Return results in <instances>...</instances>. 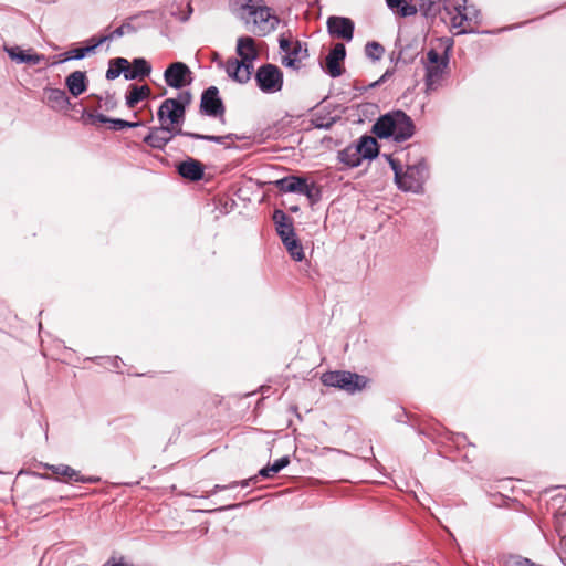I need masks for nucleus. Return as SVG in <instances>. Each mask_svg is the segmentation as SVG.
<instances>
[{
    "label": "nucleus",
    "mask_w": 566,
    "mask_h": 566,
    "mask_svg": "<svg viewBox=\"0 0 566 566\" xmlns=\"http://www.w3.org/2000/svg\"><path fill=\"white\" fill-rule=\"evenodd\" d=\"M373 133L380 139L392 138L405 142L412 137L415 126L411 118L402 111L382 115L373 126Z\"/></svg>",
    "instance_id": "nucleus-2"
},
{
    "label": "nucleus",
    "mask_w": 566,
    "mask_h": 566,
    "mask_svg": "<svg viewBox=\"0 0 566 566\" xmlns=\"http://www.w3.org/2000/svg\"><path fill=\"white\" fill-rule=\"evenodd\" d=\"M191 93L184 91L177 98L165 99L157 112L159 123L169 127H179L185 120L186 107L191 103Z\"/></svg>",
    "instance_id": "nucleus-3"
},
{
    "label": "nucleus",
    "mask_w": 566,
    "mask_h": 566,
    "mask_svg": "<svg viewBox=\"0 0 566 566\" xmlns=\"http://www.w3.org/2000/svg\"><path fill=\"white\" fill-rule=\"evenodd\" d=\"M300 193L305 195L311 203H316L321 199L322 195L319 187L314 182L307 184V180H305Z\"/></svg>",
    "instance_id": "nucleus-36"
},
{
    "label": "nucleus",
    "mask_w": 566,
    "mask_h": 566,
    "mask_svg": "<svg viewBox=\"0 0 566 566\" xmlns=\"http://www.w3.org/2000/svg\"><path fill=\"white\" fill-rule=\"evenodd\" d=\"M249 482H250V480L242 481L241 486H243V488L249 486V484H250Z\"/></svg>",
    "instance_id": "nucleus-45"
},
{
    "label": "nucleus",
    "mask_w": 566,
    "mask_h": 566,
    "mask_svg": "<svg viewBox=\"0 0 566 566\" xmlns=\"http://www.w3.org/2000/svg\"><path fill=\"white\" fill-rule=\"evenodd\" d=\"M178 172L185 179H188L191 181H198V180L202 179L203 174H205V168L200 161H198L193 158H188L187 160L181 161L178 165Z\"/></svg>",
    "instance_id": "nucleus-19"
},
{
    "label": "nucleus",
    "mask_w": 566,
    "mask_h": 566,
    "mask_svg": "<svg viewBox=\"0 0 566 566\" xmlns=\"http://www.w3.org/2000/svg\"><path fill=\"white\" fill-rule=\"evenodd\" d=\"M441 0H418L419 10L424 14L429 15L432 11L433 6Z\"/></svg>",
    "instance_id": "nucleus-39"
},
{
    "label": "nucleus",
    "mask_w": 566,
    "mask_h": 566,
    "mask_svg": "<svg viewBox=\"0 0 566 566\" xmlns=\"http://www.w3.org/2000/svg\"><path fill=\"white\" fill-rule=\"evenodd\" d=\"M459 22H460V12L457 11V14L454 17H452V27L455 28V29H460L458 31V33L459 34H463V33L474 32L472 29L462 28L463 24H459Z\"/></svg>",
    "instance_id": "nucleus-40"
},
{
    "label": "nucleus",
    "mask_w": 566,
    "mask_h": 566,
    "mask_svg": "<svg viewBox=\"0 0 566 566\" xmlns=\"http://www.w3.org/2000/svg\"><path fill=\"white\" fill-rule=\"evenodd\" d=\"M455 11L460 12L459 24L464 22L476 24L480 21V11L474 6H468L467 0H462V3L457 4Z\"/></svg>",
    "instance_id": "nucleus-25"
},
{
    "label": "nucleus",
    "mask_w": 566,
    "mask_h": 566,
    "mask_svg": "<svg viewBox=\"0 0 566 566\" xmlns=\"http://www.w3.org/2000/svg\"><path fill=\"white\" fill-rule=\"evenodd\" d=\"M279 44H280V49L285 53V55L293 46V42L285 38H280Z\"/></svg>",
    "instance_id": "nucleus-41"
},
{
    "label": "nucleus",
    "mask_w": 566,
    "mask_h": 566,
    "mask_svg": "<svg viewBox=\"0 0 566 566\" xmlns=\"http://www.w3.org/2000/svg\"><path fill=\"white\" fill-rule=\"evenodd\" d=\"M384 53H385L384 46L376 41L368 42L365 46L366 56L373 61L380 60L382 57Z\"/></svg>",
    "instance_id": "nucleus-35"
},
{
    "label": "nucleus",
    "mask_w": 566,
    "mask_h": 566,
    "mask_svg": "<svg viewBox=\"0 0 566 566\" xmlns=\"http://www.w3.org/2000/svg\"><path fill=\"white\" fill-rule=\"evenodd\" d=\"M354 29L355 24L349 18L329 17L327 19V30L334 38L352 41Z\"/></svg>",
    "instance_id": "nucleus-12"
},
{
    "label": "nucleus",
    "mask_w": 566,
    "mask_h": 566,
    "mask_svg": "<svg viewBox=\"0 0 566 566\" xmlns=\"http://www.w3.org/2000/svg\"><path fill=\"white\" fill-rule=\"evenodd\" d=\"M125 32H135L134 25H132L129 22H125L120 27H118L114 31H112L111 33L98 38L97 41L101 45L105 42L113 41L114 39L123 36L125 34Z\"/></svg>",
    "instance_id": "nucleus-33"
},
{
    "label": "nucleus",
    "mask_w": 566,
    "mask_h": 566,
    "mask_svg": "<svg viewBox=\"0 0 566 566\" xmlns=\"http://www.w3.org/2000/svg\"><path fill=\"white\" fill-rule=\"evenodd\" d=\"M41 478H43V479H51V476L49 474H42Z\"/></svg>",
    "instance_id": "nucleus-46"
},
{
    "label": "nucleus",
    "mask_w": 566,
    "mask_h": 566,
    "mask_svg": "<svg viewBox=\"0 0 566 566\" xmlns=\"http://www.w3.org/2000/svg\"><path fill=\"white\" fill-rule=\"evenodd\" d=\"M305 180V178L291 175L276 180L274 185L282 192L300 193Z\"/></svg>",
    "instance_id": "nucleus-22"
},
{
    "label": "nucleus",
    "mask_w": 566,
    "mask_h": 566,
    "mask_svg": "<svg viewBox=\"0 0 566 566\" xmlns=\"http://www.w3.org/2000/svg\"><path fill=\"white\" fill-rule=\"evenodd\" d=\"M504 566H541V565H537V564L533 563L528 558H525V557H522V556H517V555H513V556H509L505 559Z\"/></svg>",
    "instance_id": "nucleus-37"
},
{
    "label": "nucleus",
    "mask_w": 566,
    "mask_h": 566,
    "mask_svg": "<svg viewBox=\"0 0 566 566\" xmlns=\"http://www.w3.org/2000/svg\"><path fill=\"white\" fill-rule=\"evenodd\" d=\"M241 20L248 30L259 36L273 32L280 23L271 8L263 0H234Z\"/></svg>",
    "instance_id": "nucleus-1"
},
{
    "label": "nucleus",
    "mask_w": 566,
    "mask_h": 566,
    "mask_svg": "<svg viewBox=\"0 0 566 566\" xmlns=\"http://www.w3.org/2000/svg\"><path fill=\"white\" fill-rule=\"evenodd\" d=\"M103 566H134L132 564L126 563L124 559L119 560H108Z\"/></svg>",
    "instance_id": "nucleus-42"
},
{
    "label": "nucleus",
    "mask_w": 566,
    "mask_h": 566,
    "mask_svg": "<svg viewBox=\"0 0 566 566\" xmlns=\"http://www.w3.org/2000/svg\"><path fill=\"white\" fill-rule=\"evenodd\" d=\"M338 159L348 167H358L361 164L359 149L355 146H348L338 154Z\"/></svg>",
    "instance_id": "nucleus-27"
},
{
    "label": "nucleus",
    "mask_w": 566,
    "mask_h": 566,
    "mask_svg": "<svg viewBox=\"0 0 566 566\" xmlns=\"http://www.w3.org/2000/svg\"><path fill=\"white\" fill-rule=\"evenodd\" d=\"M95 118L99 122V123H109L111 124V120L112 118L103 115V114H98L95 116Z\"/></svg>",
    "instance_id": "nucleus-43"
},
{
    "label": "nucleus",
    "mask_w": 566,
    "mask_h": 566,
    "mask_svg": "<svg viewBox=\"0 0 566 566\" xmlns=\"http://www.w3.org/2000/svg\"><path fill=\"white\" fill-rule=\"evenodd\" d=\"M200 112L210 117L223 116L226 108L222 99L219 96V90L216 86H210L202 92L200 101Z\"/></svg>",
    "instance_id": "nucleus-10"
},
{
    "label": "nucleus",
    "mask_w": 566,
    "mask_h": 566,
    "mask_svg": "<svg viewBox=\"0 0 566 566\" xmlns=\"http://www.w3.org/2000/svg\"><path fill=\"white\" fill-rule=\"evenodd\" d=\"M237 485V483H233L229 486H222V485H214L213 490H212V493H216L217 491H221V490H226L227 488H234Z\"/></svg>",
    "instance_id": "nucleus-44"
},
{
    "label": "nucleus",
    "mask_w": 566,
    "mask_h": 566,
    "mask_svg": "<svg viewBox=\"0 0 566 566\" xmlns=\"http://www.w3.org/2000/svg\"><path fill=\"white\" fill-rule=\"evenodd\" d=\"M177 134H181V136H187V137L198 139V140L213 142L217 144H222L226 139L231 137V135L213 136V135H203V134H198V133H189V132H184L182 129H178Z\"/></svg>",
    "instance_id": "nucleus-34"
},
{
    "label": "nucleus",
    "mask_w": 566,
    "mask_h": 566,
    "mask_svg": "<svg viewBox=\"0 0 566 566\" xmlns=\"http://www.w3.org/2000/svg\"><path fill=\"white\" fill-rule=\"evenodd\" d=\"M346 56V49L343 43H336L326 56V72L332 77H338L343 73L340 63Z\"/></svg>",
    "instance_id": "nucleus-15"
},
{
    "label": "nucleus",
    "mask_w": 566,
    "mask_h": 566,
    "mask_svg": "<svg viewBox=\"0 0 566 566\" xmlns=\"http://www.w3.org/2000/svg\"><path fill=\"white\" fill-rule=\"evenodd\" d=\"M151 91L148 85L137 86L130 85L129 92L126 95V105L129 108L135 107L139 102L149 97Z\"/></svg>",
    "instance_id": "nucleus-24"
},
{
    "label": "nucleus",
    "mask_w": 566,
    "mask_h": 566,
    "mask_svg": "<svg viewBox=\"0 0 566 566\" xmlns=\"http://www.w3.org/2000/svg\"><path fill=\"white\" fill-rule=\"evenodd\" d=\"M237 54L240 56V61L253 64L258 59L259 52L255 48V41L251 36H241L237 41Z\"/></svg>",
    "instance_id": "nucleus-17"
},
{
    "label": "nucleus",
    "mask_w": 566,
    "mask_h": 566,
    "mask_svg": "<svg viewBox=\"0 0 566 566\" xmlns=\"http://www.w3.org/2000/svg\"><path fill=\"white\" fill-rule=\"evenodd\" d=\"M321 380L327 387L338 388L348 394L361 391L368 384L365 376L348 370L324 373Z\"/></svg>",
    "instance_id": "nucleus-6"
},
{
    "label": "nucleus",
    "mask_w": 566,
    "mask_h": 566,
    "mask_svg": "<svg viewBox=\"0 0 566 566\" xmlns=\"http://www.w3.org/2000/svg\"><path fill=\"white\" fill-rule=\"evenodd\" d=\"M150 64L145 59L138 57L133 61L132 67L127 65V71L125 72V80L146 77L150 74Z\"/></svg>",
    "instance_id": "nucleus-23"
},
{
    "label": "nucleus",
    "mask_w": 566,
    "mask_h": 566,
    "mask_svg": "<svg viewBox=\"0 0 566 566\" xmlns=\"http://www.w3.org/2000/svg\"><path fill=\"white\" fill-rule=\"evenodd\" d=\"M282 242H283L285 249L287 250L289 254L291 255V258L294 261L300 262L305 258L303 245L300 242V240L297 239V235L292 237L291 239L282 241Z\"/></svg>",
    "instance_id": "nucleus-30"
},
{
    "label": "nucleus",
    "mask_w": 566,
    "mask_h": 566,
    "mask_svg": "<svg viewBox=\"0 0 566 566\" xmlns=\"http://www.w3.org/2000/svg\"><path fill=\"white\" fill-rule=\"evenodd\" d=\"M65 85L72 96L77 97L87 88V77L83 71H74L65 78Z\"/></svg>",
    "instance_id": "nucleus-20"
},
{
    "label": "nucleus",
    "mask_w": 566,
    "mask_h": 566,
    "mask_svg": "<svg viewBox=\"0 0 566 566\" xmlns=\"http://www.w3.org/2000/svg\"><path fill=\"white\" fill-rule=\"evenodd\" d=\"M43 468L51 471L53 474L56 475L57 481H62L65 483L69 482H78V483H96L99 481V478L97 476H85L81 474L80 471L73 469L72 467L67 464H49L43 463Z\"/></svg>",
    "instance_id": "nucleus-9"
},
{
    "label": "nucleus",
    "mask_w": 566,
    "mask_h": 566,
    "mask_svg": "<svg viewBox=\"0 0 566 566\" xmlns=\"http://www.w3.org/2000/svg\"><path fill=\"white\" fill-rule=\"evenodd\" d=\"M44 103L54 111H64L70 106V98L61 88H45L43 92Z\"/></svg>",
    "instance_id": "nucleus-16"
},
{
    "label": "nucleus",
    "mask_w": 566,
    "mask_h": 566,
    "mask_svg": "<svg viewBox=\"0 0 566 566\" xmlns=\"http://www.w3.org/2000/svg\"><path fill=\"white\" fill-rule=\"evenodd\" d=\"M253 64L245 63L237 59H229L226 62V72L232 80L244 84L247 83L252 74Z\"/></svg>",
    "instance_id": "nucleus-14"
},
{
    "label": "nucleus",
    "mask_w": 566,
    "mask_h": 566,
    "mask_svg": "<svg viewBox=\"0 0 566 566\" xmlns=\"http://www.w3.org/2000/svg\"><path fill=\"white\" fill-rule=\"evenodd\" d=\"M111 128L114 130H122L125 128H134L140 125L139 122H127L120 118H112Z\"/></svg>",
    "instance_id": "nucleus-38"
},
{
    "label": "nucleus",
    "mask_w": 566,
    "mask_h": 566,
    "mask_svg": "<svg viewBox=\"0 0 566 566\" xmlns=\"http://www.w3.org/2000/svg\"><path fill=\"white\" fill-rule=\"evenodd\" d=\"M165 83L172 88L180 90L192 82V73L184 62H174L164 72Z\"/></svg>",
    "instance_id": "nucleus-8"
},
{
    "label": "nucleus",
    "mask_w": 566,
    "mask_h": 566,
    "mask_svg": "<svg viewBox=\"0 0 566 566\" xmlns=\"http://www.w3.org/2000/svg\"><path fill=\"white\" fill-rule=\"evenodd\" d=\"M273 220L275 223L276 232L282 241L289 240L296 235L293 221L284 211L275 210L273 213Z\"/></svg>",
    "instance_id": "nucleus-18"
},
{
    "label": "nucleus",
    "mask_w": 566,
    "mask_h": 566,
    "mask_svg": "<svg viewBox=\"0 0 566 566\" xmlns=\"http://www.w3.org/2000/svg\"><path fill=\"white\" fill-rule=\"evenodd\" d=\"M255 82L263 93H277L283 87V73L279 66L268 63L258 69Z\"/></svg>",
    "instance_id": "nucleus-7"
},
{
    "label": "nucleus",
    "mask_w": 566,
    "mask_h": 566,
    "mask_svg": "<svg viewBox=\"0 0 566 566\" xmlns=\"http://www.w3.org/2000/svg\"><path fill=\"white\" fill-rule=\"evenodd\" d=\"M356 149H359V154L363 159H373L378 155V145L375 138L370 136H364L360 138Z\"/></svg>",
    "instance_id": "nucleus-26"
},
{
    "label": "nucleus",
    "mask_w": 566,
    "mask_h": 566,
    "mask_svg": "<svg viewBox=\"0 0 566 566\" xmlns=\"http://www.w3.org/2000/svg\"><path fill=\"white\" fill-rule=\"evenodd\" d=\"M448 50L449 48H447L444 55L441 56L434 49H431L427 52L426 59L422 60L426 71L424 85L427 93L437 91L442 85L449 64Z\"/></svg>",
    "instance_id": "nucleus-5"
},
{
    "label": "nucleus",
    "mask_w": 566,
    "mask_h": 566,
    "mask_svg": "<svg viewBox=\"0 0 566 566\" xmlns=\"http://www.w3.org/2000/svg\"><path fill=\"white\" fill-rule=\"evenodd\" d=\"M188 17H189V14H188V15H186V17H184V18H181V20H182V21H186V20L188 19Z\"/></svg>",
    "instance_id": "nucleus-48"
},
{
    "label": "nucleus",
    "mask_w": 566,
    "mask_h": 566,
    "mask_svg": "<svg viewBox=\"0 0 566 566\" xmlns=\"http://www.w3.org/2000/svg\"><path fill=\"white\" fill-rule=\"evenodd\" d=\"M387 6L391 10H397L400 17H411L417 13L416 6L409 4L408 0H386Z\"/></svg>",
    "instance_id": "nucleus-29"
},
{
    "label": "nucleus",
    "mask_w": 566,
    "mask_h": 566,
    "mask_svg": "<svg viewBox=\"0 0 566 566\" xmlns=\"http://www.w3.org/2000/svg\"><path fill=\"white\" fill-rule=\"evenodd\" d=\"M180 127H169V125H161L159 127H151L149 133L144 137L143 142L155 149L163 150L167 144L176 136Z\"/></svg>",
    "instance_id": "nucleus-11"
},
{
    "label": "nucleus",
    "mask_w": 566,
    "mask_h": 566,
    "mask_svg": "<svg viewBox=\"0 0 566 566\" xmlns=\"http://www.w3.org/2000/svg\"><path fill=\"white\" fill-rule=\"evenodd\" d=\"M289 463H290L289 457L287 455L282 457V458L275 460L271 465L262 468L259 471V475L262 478H271L274 474L279 473L281 470H283L285 467H287Z\"/></svg>",
    "instance_id": "nucleus-32"
},
{
    "label": "nucleus",
    "mask_w": 566,
    "mask_h": 566,
    "mask_svg": "<svg viewBox=\"0 0 566 566\" xmlns=\"http://www.w3.org/2000/svg\"><path fill=\"white\" fill-rule=\"evenodd\" d=\"M308 57L307 44L298 40L293 42L292 49L282 57V64L285 67L298 71L302 62Z\"/></svg>",
    "instance_id": "nucleus-13"
},
{
    "label": "nucleus",
    "mask_w": 566,
    "mask_h": 566,
    "mask_svg": "<svg viewBox=\"0 0 566 566\" xmlns=\"http://www.w3.org/2000/svg\"><path fill=\"white\" fill-rule=\"evenodd\" d=\"M390 165L399 189L412 192H419L422 189V185L427 178V165L423 160L408 165L405 172H401L400 166L394 159H390Z\"/></svg>",
    "instance_id": "nucleus-4"
},
{
    "label": "nucleus",
    "mask_w": 566,
    "mask_h": 566,
    "mask_svg": "<svg viewBox=\"0 0 566 566\" xmlns=\"http://www.w3.org/2000/svg\"><path fill=\"white\" fill-rule=\"evenodd\" d=\"M192 12V9L190 7V4H188V13L190 14Z\"/></svg>",
    "instance_id": "nucleus-47"
},
{
    "label": "nucleus",
    "mask_w": 566,
    "mask_h": 566,
    "mask_svg": "<svg viewBox=\"0 0 566 566\" xmlns=\"http://www.w3.org/2000/svg\"><path fill=\"white\" fill-rule=\"evenodd\" d=\"M90 42H91L90 45L82 46V48H75V49H72V50L67 51L65 53V57H64L63 61L82 60L87 54L93 53L96 50V48L99 46V43H98L97 39H95V38H92L90 40Z\"/></svg>",
    "instance_id": "nucleus-28"
},
{
    "label": "nucleus",
    "mask_w": 566,
    "mask_h": 566,
    "mask_svg": "<svg viewBox=\"0 0 566 566\" xmlns=\"http://www.w3.org/2000/svg\"><path fill=\"white\" fill-rule=\"evenodd\" d=\"M6 51L10 59L17 61L18 63L36 65L44 59L43 55L32 53L30 50L23 51L19 46L6 48Z\"/></svg>",
    "instance_id": "nucleus-21"
},
{
    "label": "nucleus",
    "mask_w": 566,
    "mask_h": 566,
    "mask_svg": "<svg viewBox=\"0 0 566 566\" xmlns=\"http://www.w3.org/2000/svg\"><path fill=\"white\" fill-rule=\"evenodd\" d=\"M128 61L124 57H117L111 61L109 67L106 71V78L112 81L117 78L122 73L125 75L127 71Z\"/></svg>",
    "instance_id": "nucleus-31"
}]
</instances>
